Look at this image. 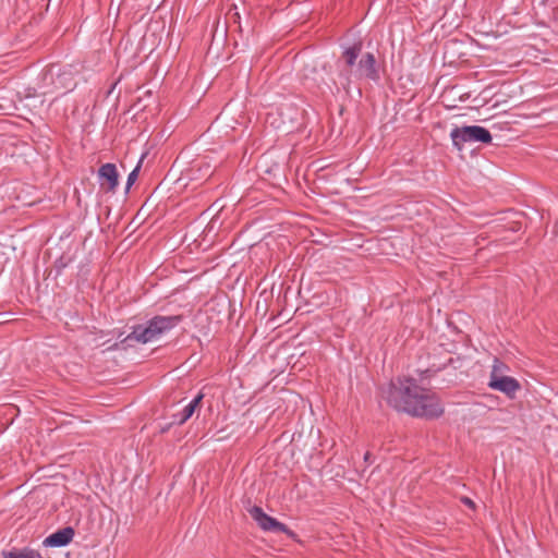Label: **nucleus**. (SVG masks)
<instances>
[{"label": "nucleus", "instance_id": "obj_4", "mask_svg": "<svg viewBox=\"0 0 558 558\" xmlns=\"http://www.w3.org/2000/svg\"><path fill=\"white\" fill-rule=\"evenodd\" d=\"M59 72L56 71L54 66H51L43 71L37 83V86L26 88L24 92V96L21 97V100H25L26 106L28 107H37V101L40 106H43V97L59 88Z\"/></svg>", "mask_w": 558, "mask_h": 558}, {"label": "nucleus", "instance_id": "obj_5", "mask_svg": "<svg viewBox=\"0 0 558 558\" xmlns=\"http://www.w3.org/2000/svg\"><path fill=\"white\" fill-rule=\"evenodd\" d=\"M450 138L453 147L460 151L466 143L489 144L493 141L490 132L481 125L454 126L450 131Z\"/></svg>", "mask_w": 558, "mask_h": 558}, {"label": "nucleus", "instance_id": "obj_12", "mask_svg": "<svg viewBox=\"0 0 558 558\" xmlns=\"http://www.w3.org/2000/svg\"><path fill=\"white\" fill-rule=\"evenodd\" d=\"M3 558H41L40 554L33 549H24L21 553L3 551Z\"/></svg>", "mask_w": 558, "mask_h": 558}, {"label": "nucleus", "instance_id": "obj_13", "mask_svg": "<svg viewBox=\"0 0 558 558\" xmlns=\"http://www.w3.org/2000/svg\"><path fill=\"white\" fill-rule=\"evenodd\" d=\"M144 158V155L141 157V159L138 160L136 167L129 173L128 175V179H126V185H125V190L126 192L131 189V186L135 183L137 177H138V172H140V169H141V166H142V160Z\"/></svg>", "mask_w": 558, "mask_h": 558}, {"label": "nucleus", "instance_id": "obj_15", "mask_svg": "<svg viewBox=\"0 0 558 558\" xmlns=\"http://www.w3.org/2000/svg\"><path fill=\"white\" fill-rule=\"evenodd\" d=\"M460 501L465 505L466 507L471 508V509H475V502L470 498V497H466V496H462L460 498Z\"/></svg>", "mask_w": 558, "mask_h": 558}, {"label": "nucleus", "instance_id": "obj_14", "mask_svg": "<svg viewBox=\"0 0 558 558\" xmlns=\"http://www.w3.org/2000/svg\"><path fill=\"white\" fill-rule=\"evenodd\" d=\"M417 373H418L420 379L423 381V380L432 377L433 374L435 373V371H432L430 368H426V369L417 371Z\"/></svg>", "mask_w": 558, "mask_h": 558}, {"label": "nucleus", "instance_id": "obj_7", "mask_svg": "<svg viewBox=\"0 0 558 558\" xmlns=\"http://www.w3.org/2000/svg\"><path fill=\"white\" fill-rule=\"evenodd\" d=\"M362 80H368L374 83H377L380 80V73L377 66V61L374 53L372 52H361V56L357 59L353 72V84Z\"/></svg>", "mask_w": 558, "mask_h": 558}, {"label": "nucleus", "instance_id": "obj_1", "mask_svg": "<svg viewBox=\"0 0 558 558\" xmlns=\"http://www.w3.org/2000/svg\"><path fill=\"white\" fill-rule=\"evenodd\" d=\"M388 404L398 412L424 420H436L445 413L440 398L420 386L413 377H398L386 391Z\"/></svg>", "mask_w": 558, "mask_h": 558}, {"label": "nucleus", "instance_id": "obj_9", "mask_svg": "<svg viewBox=\"0 0 558 558\" xmlns=\"http://www.w3.org/2000/svg\"><path fill=\"white\" fill-rule=\"evenodd\" d=\"M99 185L108 191L114 192L119 184V174L114 163H105L98 170Z\"/></svg>", "mask_w": 558, "mask_h": 558}, {"label": "nucleus", "instance_id": "obj_3", "mask_svg": "<svg viewBox=\"0 0 558 558\" xmlns=\"http://www.w3.org/2000/svg\"><path fill=\"white\" fill-rule=\"evenodd\" d=\"M180 322L181 316L179 315H156L145 323L134 326L128 339L144 344L149 343L158 340L161 336L175 328Z\"/></svg>", "mask_w": 558, "mask_h": 558}, {"label": "nucleus", "instance_id": "obj_11", "mask_svg": "<svg viewBox=\"0 0 558 558\" xmlns=\"http://www.w3.org/2000/svg\"><path fill=\"white\" fill-rule=\"evenodd\" d=\"M203 393L196 395L183 409L172 415L173 424H184L195 412V409L203 399Z\"/></svg>", "mask_w": 558, "mask_h": 558}, {"label": "nucleus", "instance_id": "obj_16", "mask_svg": "<svg viewBox=\"0 0 558 558\" xmlns=\"http://www.w3.org/2000/svg\"><path fill=\"white\" fill-rule=\"evenodd\" d=\"M364 461H365L366 463H371V453H369V452H366V453L364 454Z\"/></svg>", "mask_w": 558, "mask_h": 558}, {"label": "nucleus", "instance_id": "obj_8", "mask_svg": "<svg viewBox=\"0 0 558 558\" xmlns=\"http://www.w3.org/2000/svg\"><path fill=\"white\" fill-rule=\"evenodd\" d=\"M250 514L258 524V526L264 531L272 533H286L289 536H294V533L290 531L286 524L265 513L260 507L254 506L250 510Z\"/></svg>", "mask_w": 558, "mask_h": 558}, {"label": "nucleus", "instance_id": "obj_6", "mask_svg": "<svg viewBox=\"0 0 558 558\" xmlns=\"http://www.w3.org/2000/svg\"><path fill=\"white\" fill-rule=\"evenodd\" d=\"M506 368V365L501 361L495 359L487 386L511 398L520 390L521 385L514 377L502 375Z\"/></svg>", "mask_w": 558, "mask_h": 558}, {"label": "nucleus", "instance_id": "obj_2", "mask_svg": "<svg viewBox=\"0 0 558 558\" xmlns=\"http://www.w3.org/2000/svg\"><path fill=\"white\" fill-rule=\"evenodd\" d=\"M341 49V57L336 62L337 77L331 84L326 83V86L332 95L343 92L347 96H351L353 72L362 52V43L342 45Z\"/></svg>", "mask_w": 558, "mask_h": 558}, {"label": "nucleus", "instance_id": "obj_10", "mask_svg": "<svg viewBox=\"0 0 558 558\" xmlns=\"http://www.w3.org/2000/svg\"><path fill=\"white\" fill-rule=\"evenodd\" d=\"M74 536V529L65 526L56 531L43 541L45 547H63L66 546Z\"/></svg>", "mask_w": 558, "mask_h": 558}]
</instances>
